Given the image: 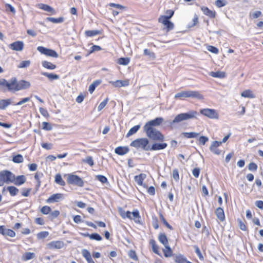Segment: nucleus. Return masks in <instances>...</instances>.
<instances>
[{"label": "nucleus", "instance_id": "1", "mask_svg": "<svg viewBox=\"0 0 263 263\" xmlns=\"http://www.w3.org/2000/svg\"><path fill=\"white\" fill-rule=\"evenodd\" d=\"M5 87L8 90L11 92L18 91L20 90L26 89L30 87V82L25 80L17 81L15 77H13L9 81H5Z\"/></svg>", "mask_w": 263, "mask_h": 263}, {"label": "nucleus", "instance_id": "2", "mask_svg": "<svg viewBox=\"0 0 263 263\" xmlns=\"http://www.w3.org/2000/svg\"><path fill=\"white\" fill-rule=\"evenodd\" d=\"M198 113L195 110H190L185 113H181L177 115L173 121H170L169 124L172 128L174 127V124L183 121L196 118Z\"/></svg>", "mask_w": 263, "mask_h": 263}, {"label": "nucleus", "instance_id": "3", "mask_svg": "<svg viewBox=\"0 0 263 263\" xmlns=\"http://www.w3.org/2000/svg\"><path fill=\"white\" fill-rule=\"evenodd\" d=\"M143 132L147 137L154 141L162 142L164 139L163 135L154 127L143 128Z\"/></svg>", "mask_w": 263, "mask_h": 263}, {"label": "nucleus", "instance_id": "4", "mask_svg": "<svg viewBox=\"0 0 263 263\" xmlns=\"http://www.w3.org/2000/svg\"><path fill=\"white\" fill-rule=\"evenodd\" d=\"M196 98L199 100H202L203 99V96L197 91H182L177 93L175 96V98Z\"/></svg>", "mask_w": 263, "mask_h": 263}, {"label": "nucleus", "instance_id": "5", "mask_svg": "<svg viewBox=\"0 0 263 263\" xmlns=\"http://www.w3.org/2000/svg\"><path fill=\"white\" fill-rule=\"evenodd\" d=\"M149 140L145 138L136 139L132 141L130 145L137 149L141 148L144 151H148L150 150V146L148 145Z\"/></svg>", "mask_w": 263, "mask_h": 263}, {"label": "nucleus", "instance_id": "6", "mask_svg": "<svg viewBox=\"0 0 263 263\" xmlns=\"http://www.w3.org/2000/svg\"><path fill=\"white\" fill-rule=\"evenodd\" d=\"M13 178V174L8 170H3L0 172V186H3L5 183H11Z\"/></svg>", "mask_w": 263, "mask_h": 263}, {"label": "nucleus", "instance_id": "7", "mask_svg": "<svg viewBox=\"0 0 263 263\" xmlns=\"http://www.w3.org/2000/svg\"><path fill=\"white\" fill-rule=\"evenodd\" d=\"M67 181L69 184H74L80 187L84 186L83 180L79 176L76 175H68Z\"/></svg>", "mask_w": 263, "mask_h": 263}, {"label": "nucleus", "instance_id": "8", "mask_svg": "<svg viewBox=\"0 0 263 263\" xmlns=\"http://www.w3.org/2000/svg\"><path fill=\"white\" fill-rule=\"evenodd\" d=\"M37 50L42 54L52 58H57L59 57L58 53L54 50L48 49L43 46H39Z\"/></svg>", "mask_w": 263, "mask_h": 263}, {"label": "nucleus", "instance_id": "9", "mask_svg": "<svg viewBox=\"0 0 263 263\" xmlns=\"http://www.w3.org/2000/svg\"><path fill=\"white\" fill-rule=\"evenodd\" d=\"M200 114L210 118V119H218V114L216 111L214 109L204 108L200 109Z\"/></svg>", "mask_w": 263, "mask_h": 263}, {"label": "nucleus", "instance_id": "10", "mask_svg": "<svg viewBox=\"0 0 263 263\" xmlns=\"http://www.w3.org/2000/svg\"><path fill=\"white\" fill-rule=\"evenodd\" d=\"M164 121L162 117H157L154 120L147 122L143 126V128L154 127L160 125Z\"/></svg>", "mask_w": 263, "mask_h": 263}, {"label": "nucleus", "instance_id": "11", "mask_svg": "<svg viewBox=\"0 0 263 263\" xmlns=\"http://www.w3.org/2000/svg\"><path fill=\"white\" fill-rule=\"evenodd\" d=\"M64 198V195L60 193L54 194L48 198L46 202L47 203L58 202Z\"/></svg>", "mask_w": 263, "mask_h": 263}, {"label": "nucleus", "instance_id": "12", "mask_svg": "<svg viewBox=\"0 0 263 263\" xmlns=\"http://www.w3.org/2000/svg\"><path fill=\"white\" fill-rule=\"evenodd\" d=\"M26 181V178L24 175H20L15 177L13 174V178L12 179L11 183H13L17 186H20L24 184Z\"/></svg>", "mask_w": 263, "mask_h": 263}, {"label": "nucleus", "instance_id": "13", "mask_svg": "<svg viewBox=\"0 0 263 263\" xmlns=\"http://www.w3.org/2000/svg\"><path fill=\"white\" fill-rule=\"evenodd\" d=\"M24 44L22 41H16L9 45V47L15 51H22L24 48Z\"/></svg>", "mask_w": 263, "mask_h": 263}, {"label": "nucleus", "instance_id": "14", "mask_svg": "<svg viewBox=\"0 0 263 263\" xmlns=\"http://www.w3.org/2000/svg\"><path fill=\"white\" fill-rule=\"evenodd\" d=\"M109 83L116 87H121L127 86L129 85V81L126 80H117L116 81H110Z\"/></svg>", "mask_w": 263, "mask_h": 263}, {"label": "nucleus", "instance_id": "15", "mask_svg": "<svg viewBox=\"0 0 263 263\" xmlns=\"http://www.w3.org/2000/svg\"><path fill=\"white\" fill-rule=\"evenodd\" d=\"M49 249H60L64 246V243L62 241H53L48 244Z\"/></svg>", "mask_w": 263, "mask_h": 263}, {"label": "nucleus", "instance_id": "16", "mask_svg": "<svg viewBox=\"0 0 263 263\" xmlns=\"http://www.w3.org/2000/svg\"><path fill=\"white\" fill-rule=\"evenodd\" d=\"M167 146L166 143H154L150 146L149 151H158L165 148Z\"/></svg>", "mask_w": 263, "mask_h": 263}, {"label": "nucleus", "instance_id": "17", "mask_svg": "<svg viewBox=\"0 0 263 263\" xmlns=\"http://www.w3.org/2000/svg\"><path fill=\"white\" fill-rule=\"evenodd\" d=\"M10 104L13 105L12 98L0 100V109L4 110Z\"/></svg>", "mask_w": 263, "mask_h": 263}, {"label": "nucleus", "instance_id": "18", "mask_svg": "<svg viewBox=\"0 0 263 263\" xmlns=\"http://www.w3.org/2000/svg\"><path fill=\"white\" fill-rule=\"evenodd\" d=\"M217 141H213L209 148L210 151L214 154L219 155L221 154V151L217 148Z\"/></svg>", "mask_w": 263, "mask_h": 263}, {"label": "nucleus", "instance_id": "19", "mask_svg": "<svg viewBox=\"0 0 263 263\" xmlns=\"http://www.w3.org/2000/svg\"><path fill=\"white\" fill-rule=\"evenodd\" d=\"M129 152V148L126 146H119L115 148V152L119 155H124Z\"/></svg>", "mask_w": 263, "mask_h": 263}, {"label": "nucleus", "instance_id": "20", "mask_svg": "<svg viewBox=\"0 0 263 263\" xmlns=\"http://www.w3.org/2000/svg\"><path fill=\"white\" fill-rule=\"evenodd\" d=\"M174 261L176 263H192L186 260V258L182 254L174 256Z\"/></svg>", "mask_w": 263, "mask_h": 263}, {"label": "nucleus", "instance_id": "21", "mask_svg": "<svg viewBox=\"0 0 263 263\" xmlns=\"http://www.w3.org/2000/svg\"><path fill=\"white\" fill-rule=\"evenodd\" d=\"M215 214L217 218L221 221H223L224 220V213L223 210L222 208L220 207L217 208L215 211Z\"/></svg>", "mask_w": 263, "mask_h": 263}, {"label": "nucleus", "instance_id": "22", "mask_svg": "<svg viewBox=\"0 0 263 263\" xmlns=\"http://www.w3.org/2000/svg\"><path fill=\"white\" fill-rule=\"evenodd\" d=\"M39 6L40 9L44 10L45 11L50 12L52 14L55 13V11L53 9V8L49 5L43 4H40Z\"/></svg>", "mask_w": 263, "mask_h": 263}, {"label": "nucleus", "instance_id": "23", "mask_svg": "<svg viewBox=\"0 0 263 263\" xmlns=\"http://www.w3.org/2000/svg\"><path fill=\"white\" fill-rule=\"evenodd\" d=\"M201 10L205 15L209 16L211 18H214L215 16V12L211 11L207 7H202L201 8Z\"/></svg>", "mask_w": 263, "mask_h": 263}, {"label": "nucleus", "instance_id": "24", "mask_svg": "<svg viewBox=\"0 0 263 263\" xmlns=\"http://www.w3.org/2000/svg\"><path fill=\"white\" fill-rule=\"evenodd\" d=\"M41 74L47 77L49 80H58L60 78L59 75L52 73H48L47 72H42Z\"/></svg>", "mask_w": 263, "mask_h": 263}, {"label": "nucleus", "instance_id": "25", "mask_svg": "<svg viewBox=\"0 0 263 263\" xmlns=\"http://www.w3.org/2000/svg\"><path fill=\"white\" fill-rule=\"evenodd\" d=\"M119 212L120 213V216L123 218H128L130 219H133V217H132V213L129 211L125 212V211L123 210L122 208H119Z\"/></svg>", "mask_w": 263, "mask_h": 263}, {"label": "nucleus", "instance_id": "26", "mask_svg": "<svg viewBox=\"0 0 263 263\" xmlns=\"http://www.w3.org/2000/svg\"><path fill=\"white\" fill-rule=\"evenodd\" d=\"M146 177L145 174H140L135 176V180L139 185H143V181Z\"/></svg>", "mask_w": 263, "mask_h": 263}, {"label": "nucleus", "instance_id": "27", "mask_svg": "<svg viewBox=\"0 0 263 263\" xmlns=\"http://www.w3.org/2000/svg\"><path fill=\"white\" fill-rule=\"evenodd\" d=\"M158 240L164 247L168 245L167 238L164 233H160L159 235Z\"/></svg>", "mask_w": 263, "mask_h": 263}, {"label": "nucleus", "instance_id": "28", "mask_svg": "<svg viewBox=\"0 0 263 263\" xmlns=\"http://www.w3.org/2000/svg\"><path fill=\"white\" fill-rule=\"evenodd\" d=\"M42 64L44 68L48 69L53 70L57 67L55 65L46 61H42Z\"/></svg>", "mask_w": 263, "mask_h": 263}, {"label": "nucleus", "instance_id": "29", "mask_svg": "<svg viewBox=\"0 0 263 263\" xmlns=\"http://www.w3.org/2000/svg\"><path fill=\"white\" fill-rule=\"evenodd\" d=\"M101 82V80H96L92 84H91L88 89V91H89V92L90 93H92L95 90L96 87H97L99 84H100Z\"/></svg>", "mask_w": 263, "mask_h": 263}, {"label": "nucleus", "instance_id": "30", "mask_svg": "<svg viewBox=\"0 0 263 263\" xmlns=\"http://www.w3.org/2000/svg\"><path fill=\"white\" fill-rule=\"evenodd\" d=\"M241 96L244 98H254L255 96L252 93V91L248 89L243 91L241 93Z\"/></svg>", "mask_w": 263, "mask_h": 263}, {"label": "nucleus", "instance_id": "31", "mask_svg": "<svg viewBox=\"0 0 263 263\" xmlns=\"http://www.w3.org/2000/svg\"><path fill=\"white\" fill-rule=\"evenodd\" d=\"M7 190L12 196L16 195L19 192L18 189L14 186H8Z\"/></svg>", "mask_w": 263, "mask_h": 263}, {"label": "nucleus", "instance_id": "32", "mask_svg": "<svg viewBox=\"0 0 263 263\" xmlns=\"http://www.w3.org/2000/svg\"><path fill=\"white\" fill-rule=\"evenodd\" d=\"M210 75L212 77L219 78H223L226 77L225 73L222 71H212L210 73Z\"/></svg>", "mask_w": 263, "mask_h": 263}, {"label": "nucleus", "instance_id": "33", "mask_svg": "<svg viewBox=\"0 0 263 263\" xmlns=\"http://www.w3.org/2000/svg\"><path fill=\"white\" fill-rule=\"evenodd\" d=\"M199 135V133L196 132H183L182 133V135L184 136L185 138H194L197 137V136Z\"/></svg>", "mask_w": 263, "mask_h": 263}, {"label": "nucleus", "instance_id": "34", "mask_svg": "<svg viewBox=\"0 0 263 263\" xmlns=\"http://www.w3.org/2000/svg\"><path fill=\"white\" fill-rule=\"evenodd\" d=\"M140 125H137L131 128L126 135V137H129V136L135 134L137 132V131L140 129Z\"/></svg>", "mask_w": 263, "mask_h": 263}, {"label": "nucleus", "instance_id": "35", "mask_svg": "<svg viewBox=\"0 0 263 263\" xmlns=\"http://www.w3.org/2000/svg\"><path fill=\"white\" fill-rule=\"evenodd\" d=\"M165 249L163 250L164 256L165 257H170L173 256V251L170 247H169L168 245H167L165 246Z\"/></svg>", "mask_w": 263, "mask_h": 263}, {"label": "nucleus", "instance_id": "36", "mask_svg": "<svg viewBox=\"0 0 263 263\" xmlns=\"http://www.w3.org/2000/svg\"><path fill=\"white\" fill-rule=\"evenodd\" d=\"M143 53L145 55L147 56L151 60H153L156 59L155 54L149 49H145L143 51Z\"/></svg>", "mask_w": 263, "mask_h": 263}, {"label": "nucleus", "instance_id": "37", "mask_svg": "<svg viewBox=\"0 0 263 263\" xmlns=\"http://www.w3.org/2000/svg\"><path fill=\"white\" fill-rule=\"evenodd\" d=\"M149 243L152 246L153 251L155 253L160 255V254L158 251V246L157 245L156 241L154 239H151L149 241Z\"/></svg>", "mask_w": 263, "mask_h": 263}, {"label": "nucleus", "instance_id": "38", "mask_svg": "<svg viewBox=\"0 0 263 263\" xmlns=\"http://www.w3.org/2000/svg\"><path fill=\"white\" fill-rule=\"evenodd\" d=\"M55 182L60 185L64 186L65 185V181L63 180L60 174H57L55 176Z\"/></svg>", "mask_w": 263, "mask_h": 263}, {"label": "nucleus", "instance_id": "39", "mask_svg": "<svg viewBox=\"0 0 263 263\" xmlns=\"http://www.w3.org/2000/svg\"><path fill=\"white\" fill-rule=\"evenodd\" d=\"M12 161L13 162L16 163H22L24 161V158L22 155L21 154H17L15 156H14L12 158Z\"/></svg>", "mask_w": 263, "mask_h": 263}, {"label": "nucleus", "instance_id": "40", "mask_svg": "<svg viewBox=\"0 0 263 263\" xmlns=\"http://www.w3.org/2000/svg\"><path fill=\"white\" fill-rule=\"evenodd\" d=\"M35 257V254L31 252H26L23 256V259L24 261L30 260Z\"/></svg>", "mask_w": 263, "mask_h": 263}, {"label": "nucleus", "instance_id": "41", "mask_svg": "<svg viewBox=\"0 0 263 263\" xmlns=\"http://www.w3.org/2000/svg\"><path fill=\"white\" fill-rule=\"evenodd\" d=\"M100 34L99 30H87L85 32V34L87 36H93L96 35Z\"/></svg>", "mask_w": 263, "mask_h": 263}, {"label": "nucleus", "instance_id": "42", "mask_svg": "<svg viewBox=\"0 0 263 263\" xmlns=\"http://www.w3.org/2000/svg\"><path fill=\"white\" fill-rule=\"evenodd\" d=\"M132 213V217L133 219L137 223L140 222L139 219L140 218L139 212L137 210L134 211Z\"/></svg>", "mask_w": 263, "mask_h": 263}, {"label": "nucleus", "instance_id": "43", "mask_svg": "<svg viewBox=\"0 0 263 263\" xmlns=\"http://www.w3.org/2000/svg\"><path fill=\"white\" fill-rule=\"evenodd\" d=\"M47 20L53 23H61L64 21V17H60L59 18L47 17Z\"/></svg>", "mask_w": 263, "mask_h": 263}, {"label": "nucleus", "instance_id": "44", "mask_svg": "<svg viewBox=\"0 0 263 263\" xmlns=\"http://www.w3.org/2000/svg\"><path fill=\"white\" fill-rule=\"evenodd\" d=\"M129 61L130 60L128 58H120L118 60V63L122 65H127Z\"/></svg>", "mask_w": 263, "mask_h": 263}, {"label": "nucleus", "instance_id": "45", "mask_svg": "<svg viewBox=\"0 0 263 263\" xmlns=\"http://www.w3.org/2000/svg\"><path fill=\"white\" fill-rule=\"evenodd\" d=\"M4 236H8L11 237H14L15 236V233L13 230L9 229H7L5 227Z\"/></svg>", "mask_w": 263, "mask_h": 263}, {"label": "nucleus", "instance_id": "46", "mask_svg": "<svg viewBox=\"0 0 263 263\" xmlns=\"http://www.w3.org/2000/svg\"><path fill=\"white\" fill-rule=\"evenodd\" d=\"M30 63L31 62L29 60L23 61L17 65V67L18 68H27L30 65Z\"/></svg>", "mask_w": 263, "mask_h": 263}, {"label": "nucleus", "instance_id": "47", "mask_svg": "<svg viewBox=\"0 0 263 263\" xmlns=\"http://www.w3.org/2000/svg\"><path fill=\"white\" fill-rule=\"evenodd\" d=\"M159 216L160 220L162 222V223L165 225L167 228L170 230H173V227L167 222L163 215L161 213L159 214Z\"/></svg>", "mask_w": 263, "mask_h": 263}, {"label": "nucleus", "instance_id": "48", "mask_svg": "<svg viewBox=\"0 0 263 263\" xmlns=\"http://www.w3.org/2000/svg\"><path fill=\"white\" fill-rule=\"evenodd\" d=\"M90 239L101 241L102 240V237L99 234L95 233L90 234Z\"/></svg>", "mask_w": 263, "mask_h": 263}, {"label": "nucleus", "instance_id": "49", "mask_svg": "<svg viewBox=\"0 0 263 263\" xmlns=\"http://www.w3.org/2000/svg\"><path fill=\"white\" fill-rule=\"evenodd\" d=\"M42 125V128L45 130L49 131L52 129V125L48 122H43Z\"/></svg>", "mask_w": 263, "mask_h": 263}, {"label": "nucleus", "instance_id": "50", "mask_svg": "<svg viewBox=\"0 0 263 263\" xmlns=\"http://www.w3.org/2000/svg\"><path fill=\"white\" fill-rule=\"evenodd\" d=\"M227 2L224 0H216L215 1V5L218 8L226 6Z\"/></svg>", "mask_w": 263, "mask_h": 263}, {"label": "nucleus", "instance_id": "51", "mask_svg": "<svg viewBox=\"0 0 263 263\" xmlns=\"http://www.w3.org/2000/svg\"><path fill=\"white\" fill-rule=\"evenodd\" d=\"M49 235V233L47 231H43L37 234V237L38 239H44L47 237Z\"/></svg>", "mask_w": 263, "mask_h": 263}, {"label": "nucleus", "instance_id": "52", "mask_svg": "<svg viewBox=\"0 0 263 263\" xmlns=\"http://www.w3.org/2000/svg\"><path fill=\"white\" fill-rule=\"evenodd\" d=\"M82 254L86 260H87L91 257L90 253L86 249H83L82 250Z\"/></svg>", "mask_w": 263, "mask_h": 263}, {"label": "nucleus", "instance_id": "53", "mask_svg": "<svg viewBox=\"0 0 263 263\" xmlns=\"http://www.w3.org/2000/svg\"><path fill=\"white\" fill-rule=\"evenodd\" d=\"M51 210V209L49 206L45 205L41 209V212L43 214L47 215L50 213Z\"/></svg>", "mask_w": 263, "mask_h": 263}, {"label": "nucleus", "instance_id": "54", "mask_svg": "<svg viewBox=\"0 0 263 263\" xmlns=\"http://www.w3.org/2000/svg\"><path fill=\"white\" fill-rule=\"evenodd\" d=\"M159 22L162 23L165 25L168 21H170L169 17H167L166 15H162L159 18Z\"/></svg>", "mask_w": 263, "mask_h": 263}, {"label": "nucleus", "instance_id": "55", "mask_svg": "<svg viewBox=\"0 0 263 263\" xmlns=\"http://www.w3.org/2000/svg\"><path fill=\"white\" fill-rule=\"evenodd\" d=\"M194 247L195 248V253L198 255L199 259L201 260H203L204 258H203V255H202V253H201L199 247L197 246H194Z\"/></svg>", "mask_w": 263, "mask_h": 263}, {"label": "nucleus", "instance_id": "56", "mask_svg": "<svg viewBox=\"0 0 263 263\" xmlns=\"http://www.w3.org/2000/svg\"><path fill=\"white\" fill-rule=\"evenodd\" d=\"M30 98L29 97H27L22 99L20 101L18 102L15 103V102H13V105H21L23 104L24 103H25L26 102H28L30 101Z\"/></svg>", "mask_w": 263, "mask_h": 263}, {"label": "nucleus", "instance_id": "57", "mask_svg": "<svg viewBox=\"0 0 263 263\" xmlns=\"http://www.w3.org/2000/svg\"><path fill=\"white\" fill-rule=\"evenodd\" d=\"M83 161L85 163H87L91 166H92L94 165L93 160L92 157L90 156L87 157L86 158V159L83 160Z\"/></svg>", "mask_w": 263, "mask_h": 263}, {"label": "nucleus", "instance_id": "58", "mask_svg": "<svg viewBox=\"0 0 263 263\" xmlns=\"http://www.w3.org/2000/svg\"><path fill=\"white\" fill-rule=\"evenodd\" d=\"M209 140V138L205 136H200L198 139L199 144L204 145Z\"/></svg>", "mask_w": 263, "mask_h": 263}, {"label": "nucleus", "instance_id": "59", "mask_svg": "<svg viewBox=\"0 0 263 263\" xmlns=\"http://www.w3.org/2000/svg\"><path fill=\"white\" fill-rule=\"evenodd\" d=\"M108 101V99L106 98L104 100H103L102 102H101L100 104L99 105L98 107V111H101L107 104Z\"/></svg>", "mask_w": 263, "mask_h": 263}, {"label": "nucleus", "instance_id": "60", "mask_svg": "<svg viewBox=\"0 0 263 263\" xmlns=\"http://www.w3.org/2000/svg\"><path fill=\"white\" fill-rule=\"evenodd\" d=\"M97 179L100 181L101 182L103 183H107L108 182V180L107 178L101 175H99L96 176Z\"/></svg>", "mask_w": 263, "mask_h": 263}, {"label": "nucleus", "instance_id": "61", "mask_svg": "<svg viewBox=\"0 0 263 263\" xmlns=\"http://www.w3.org/2000/svg\"><path fill=\"white\" fill-rule=\"evenodd\" d=\"M31 191V188H24L22 190V195L25 197H28L29 195L30 191Z\"/></svg>", "mask_w": 263, "mask_h": 263}, {"label": "nucleus", "instance_id": "62", "mask_svg": "<svg viewBox=\"0 0 263 263\" xmlns=\"http://www.w3.org/2000/svg\"><path fill=\"white\" fill-rule=\"evenodd\" d=\"M173 177L175 180L178 181L179 179L178 170L176 168L173 170Z\"/></svg>", "mask_w": 263, "mask_h": 263}, {"label": "nucleus", "instance_id": "63", "mask_svg": "<svg viewBox=\"0 0 263 263\" xmlns=\"http://www.w3.org/2000/svg\"><path fill=\"white\" fill-rule=\"evenodd\" d=\"M128 256L130 258L133 259L134 260H137L138 257L137 256V255L136 254V252L134 250H130L128 253Z\"/></svg>", "mask_w": 263, "mask_h": 263}, {"label": "nucleus", "instance_id": "64", "mask_svg": "<svg viewBox=\"0 0 263 263\" xmlns=\"http://www.w3.org/2000/svg\"><path fill=\"white\" fill-rule=\"evenodd\" d=\"M257 168L256 164L254 162H251L249 164L248 169L251 171H256Z\"/></svg>", "mask_w": 263, "mask_h": 263}]
</instances>
